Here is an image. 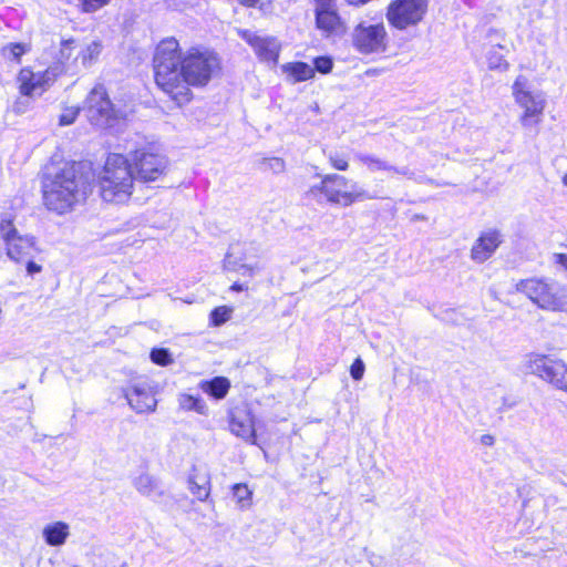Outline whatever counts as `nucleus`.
Masks as SVG:
<instances>
[{
  "label": "nucleus",
  "instance_id": "2f4dec72",
  "mask_svg": "<svg viewBox=\"0 0 567 567\" xmlns=\"http://www.w3.org/2000/svg\"><path fill=\"white\" fill-rule=\"evenodd\" d=\"M234 498L241 507L249 505L251 498V491L246 484H235L233 486Z\"/></svg>",
  "mask_w": 567,
  "mask_h": 567
},
{
  "label": "nucleus",
  "instance_id": "f257e3e1",
  "mask_svg": "<svg viewBox=\"0 0 567 567\" xmlns=\"http://www.w3.org/2000/svg\"><path fill=\"white\" fill-rule=\"evenodd\" d=\"M219 70L216 53L198 48L182 52L174 38L161 41L154 55L155 82L179 106L193 100L190 86L207 85Z\"/></svg>",
  "mask_w": 567,
  "mask_h": 567
},
{
  "label": "nucleus",
  "instance_id": "8fccbe9b",
  "mask_svg": "<svg viewBox=\"0 0 567 567\" xmlns=\"http://www.w3.org/2000/svg\"><path fill=\"white\" fill-rule=\"evenodd\" d=\"M564 186L567 187V173L563 176V179H561Z\"/></svg>",
  "mask_w": 567,
  "mask_h": 567
},
{
  "label": "nucleus",
  "instance_id": "49530a36",
  "mask_svg": "<svg viewBox=\"0 0 567 567\" xmlns=\"http://www.w3.org/2000/svg\"><path fill=\"white\" fill-rule=\"evenodd\" d=\"M349 4H352V6H363L367 2H369L370 0H346Z\"/></svg>",
  "mask_w": 567,
  "mask_h": 567
},
{
  "label": "nucleus",
  "instance_id": "ddd939ff",
  "mask_svg": "<svg viewBox=\"0 0 567 567\" xmlns=\"http://www.w3.org/2000/svg\"><path fill=\"white\" fill-rule=\"evenodd\" d=\"M62 72L60 66L49 68L37 73L30 69H22L18 75L20 93L27 96L41 95Z\"/></svg>",
  "mask_w": 567,
  "mask_h": 567
},
{
  "label": "nucleus",
  "instance_id": "412c9836",
  "mask_svg": "<svg viewBox=\"0 0 567 567\" xmlns=\"http://www.w3.org/2000/svg\"><path fill=\"white\" fill-rule=\"evenodd\" d=\"M132 484L140 494L146 497H159L164 494L158 478L146 472L135 476Z\"/></svg>",
  "mask_w": 567,
  "mask_h": 567
},
{
  "label": "nucleus",
  "instance_id": "72a5a7b5",
  "mask_svg": "<svg viewBox=\"0 0 567 567\" xmlns=\"http://www.w3.org/2000/svg\"><path fill=\"white\" fill-rule=\"evenodd\" d=\"M80 113L79 106H66L63 109L62 113L59 116V124L61 126L71 125L76 120Z\"/></svg>",
  "mask_w": 567,
  "mask_h": 567
},
{
  "label": "nucleus",
  "instance_id": "e433bc0d",
  "mask_svg": "<svg viewBox=\"0 0 567 567\" xmlns=\"http://www.w3.org/2000/svg\"><path fill=\"white\" fill-rule=\"evenodd\" d=\"M333 62L328 56H319L315 60V71L320 73H329L332 70Z\"/></svg>",
  "mask_w": 567,
  "mask_h": 567
},
{
  "label": "nucleus",
  "instance_id": "b1692460",
  "mask_svg": "<svg viewBox=\"0 0 567 567\" xmlns=\"http://www.w3.org/2000/svg\"><path fill=\"white\" fill-rule=\"evenodd\" d=\"M355 161L365 166L369 172L374 173L379 171H394L400 174H405V171H398L391 165H389L384 159L367 153H357Z\"/></svg>",
  "mask_w": 567,
  "mask_h": 567
},
{
  "label": "nucleus",
  "instance_id": "9d476101",
  "mask_svg": "<svg viewBox=\"0 0 567 567\" xmlns=\"http://www.w3.org/2000/svg\"><path fill=\"white\" fill-rule=\"evenodd\" d=\"M351 38L354 49L362 54L384 52L388 44L383 23L370 24L362 21L354 27Z\"/></svg>",
  "mask_w": 567,
  "mask_h": 567
},
{
  "label": "nucleus",
  "instance_id": "c9c22d12",
  "mask_svg": "<svg viewBox=\"0 0 567 567\" xmlns=\"http://www.w3.org/2000/svg\"><path fill=\"white\" fill-rule=\"evenodd\" d=\"M230 310L226 307H218L212 311V320L215 326H219L229 319Z\"/></svg>",
  "mask_w": 567,
  "mask_h": 567
},
{
  "label": "nucleus",
  "instance_id": "4468645a",
  "mask_svg": "<svg viewBox=\"0 0 567 567\" xmlns=\"http://www.w3.org/2000/svg\"><path fill=\"white\" fill-rule=\"evenodd\" d=\"M504 42L505 33L503 31L494 29L488 31L484 50L487 68L491 71L505 73L509 69V62L505 59V54L509 52V48Z\"/></svg>",
  "mask_w": 567,
  "mask_h": 567
},
{
  "label": "nucleus",
  "instance_id": "1a4fd4ad",
  "mask_svg": "<svg viewBox=\"0 0 567 567\" xmlns=\"http://www.w3.org/2000/svg\"><path fill=\"white\" fill-rule=\"evenodd\" d=\"M427 11V0H393L386 12L391 25L399 30L419 24Z\"/></svg>",
  "mask_w": 567,
  "mask_h": 567
},
{
  "label": "nucleus",
  "instance_id": "cd10ccee",
  "mask_svg": "<svg viewBox=\"0 0 567 567\" xmlns=\"http://www.w3.org/2000/svg\"><path fill=\"white\" fill-rule=\"evenodd\" d=\"M75 50L76 45L73 39L62 41L56 55L59 62L56 66L63 68V64L68 63L71 59L74 58ZM62 70L64 71V69Z\"/></svg>",
  "mask_w": 567,
  "mask_h": 567
},
{
  "label": "nucleus",
  "instance_id": "a19ab883",
  "mask_svg": "<svg viewBox=\"0 0 567 567\" xmlns=\"http://www.w3.org/2000/svg\"><path fill=\"white\" fill-rule=\"evenodd\" d=\"M41 270H42V266L41 265H39V264L34 262V261H31V260H29L27 262V272L29 275L38 274Z\"/></svg>",
  "mask_w": 567,
  "mask_h": 567
},
{
  "label": "nucleus",
  "instance_id": "09e8293b",
  "mask_svg": "<svg viewBox=\"0 0 567 567\" xmlns=\"http://www.w3.org/2000/svg\"><path fill=\"white\" fill-rule=\"evenodd\" d=\"M336 2V0H315V4H318V3H333Z\"/></svg>",
  "mask_w": 567,
  "mask_h": 567
},
{
  "label": "nucleus",
  "instance_id": "0eeeda50",
  "mask_svg": "<svg viewBox=\"0 0 567 567\" xmlns=\"http://www.w3.org/2000/svg\"><path fill=\"white\" fill-rule=\"evenodd\" d=\"M87 120L96 126L111 125L114 120L122 118L123 112L115 109L103 84H96L84 101Z\"/></svg>",
  "mask_w": 567,
  "mask_h": 567
},
{
  "label": "nucleus",
  "instance_id": "dca6fc26",
  "mask_svg": "<svg viewBox=\"0 0 567 567\" xmlns=\"http://www.w3.org/2000/svg\"><path fill=\"white\" fill-rule=\"evenodd\" d=\"M316 25L326 35L340 34L344 31L336 2L315 4Z\"/></svg>",
  "mask_w": 567,
  "mask_h": 567
},
{
  "label": "nucleus",
  "instance_id": "a211bd4d",
  "mask_svg": "<svg viewBox=\"0 0 567 567\" xmlns=\"http://www.w3.org/2000/svg\"><path fill=\"white\" fill-rule=\"evenodd\" d=\"M188 489L198 501H206L210 494L209 473L203 467L194 466L188 476Z\"/></svg>",
  "mask_w": 567,
  "mask_h": 567
},
{
  "label": "nucleus",
  "instance_id": "423d86ee",
  "mask_svg": "<svg viewBox=\"0 0 567 567\" xmlns=\"http://www.w3.org/2000/svg\"><path fill=\"white\" fill-rule=\"evenodd\" d=\"M512 95L515 103L523 110L519 123L525 128L538 125L546 107L544 92L533 89L525 75H518L512 85Z\"/></svg>",
  "mask_w": 567,
  "mask_h": 567
},
{
  "label": "nucleus",
  "instance_id": "393cba45",
  "mask_svg": "<svg viewBox=\"0 0 567 567\" xmlns=\"http://www.w3.org/2000/svg\"><path fill=\"white\" fill-rule=\"evenodd\" d=\"M102 52V43L100 41H91L83 45L79 51L74 61L78 59L81 60V63L84 68L91 66L95 63Z\"/></svg>",
  "mask_w": 567,
  "mask_h": 567
},
{
  "label": "nucleus",
  "instance_id": "aec40b11",
  "mask_svg": "<svg viewBox=\"0 0 567 567\" xmlns=\"http://www.w3.org/2000/svg\"><path fill=\"white\" fill-rule=\"evenodd\" d=\"M0 236L4 244L13 248H27L35 245L34 237L29 235H21L12 226L10 219H2L0 223Z\"/></svg>",
  "mask_w": 567,
  "mask_h": 567
},
{
  "label": "nucleus",
  "instance_id": "6ab92c4d",
  "mask_svg": "<svg viewBox=\"0 0 567 567\" xmlns=\"http://www.w3.org/2000/svg\"><path fill=\"white\" fill-rule=\"evenodd\" d=\"M70 525L63 520H55L43 526L41 535L45 544L51 547L63 546L71 535Z\"/></svg>",
  "mask_w": 567,
  "mask_h": 567
},
{
  "label": "nucleus",
  "instance_id": "5701e85b",
  "mask_svg": "<svg viewBox=\"0 0 567 567\" xmlns=\"http://www.w3.org/2000/svg\"><path fill=\"white\" fill-rule=\"evenodd\" d=\"M281 70L293 82L307 81L315 75L313 68L305 62L286 63Z\"/></svg>",
  "mask_w": 567,
  "mask_h": 567
},
{
  "label": "nucleus",
  "instance_id": "6e6552de",
  "mask_svg": "<svg viewBox=\"0 0 567 567\" xmlns=\"http://www.w3.org/2000/svg\"><path fill=\"white\" fill-rule=\"evenodd\" d=\"M525 364L529 373L567 392V365L563 360L545 354L530 353L526 357Z\"/></svg>",
  "mask_w": 567,
  "mask_h": 567
},
{
  "label": "nucleus",
  "instance_id": "4c0bfd02",
  "mask_svg": "<svg viewBox=\"0 0 567 567\" xmlns=\"http://www.w3.org/2000/svg\"><path fill=\"white\" fill-rule=\"evenodd\" d=\"M365 371L364 362L361 358H357L350 367V374L355 381H360L363 378Z\"/></svg>",
  "mask_w": 567,
  "mask_h": 567
},
{
  "label": "nucleus",
  "instance_id": "20e7f679",
  "mask_svg": "<svg viewBox=\"0 0 567 567\" xmlns=\"http://www.w3.org/2000/svg\"><path fill=\"white\" fill-rule=\"evenodd\" d=\"M306 196L322 202V198L340 207H349L358 200L369 198L367 193L359 188L357 183L351 182L340 174H327L321 177V182L312 185L306 193Z\"/></svg>",
  "mask_w": 567,
  "mask_h": 567
},
{
  "label": "nucleus",
  "instance_id": "bb28decb",
  "mask_svg": "<svg viewBox=\"0 0 567 567\" xmlns=\"http://www.w3.org/2000/svg\"><path fill=\"white\" fill-rule=\"evenodd\" d=\"M477 248H497L502 243V234L495 228L484 230L477 238Z\"/></svg>",
  "mask_w": 567,
  "mask_h": 567
},
{
  "label": "nucleus",
  "instance_id": "c03bdc74",
  "mask_svg": "<svg viewBox=\"0 0 567 567\" xmlns=\"http://www.w3.org/2000/svg\"><path fill=\"white\" fill-rule=\"evenodd\" d=\"M247 286L243 285V284H238V282H235L234 285L230 286V290L233 291H244V290H247Z\"/></svg>",
  "mask_w": 567,
  "mask_h": 567
},
{
  "label": "nucleus",
  "instance_id": "f704fd0d",
  "mask_svg": "<svg viewBox=\"0 0 567 567\" xmlns=\"http://www.w3.org/2000/svg\"><path fill=\"white\" fill-rule=\"evenodd\" d=\"M151 359L154 363L159 365H168L173 362L171 353L166 349H154L151 352Z\"/></svg>",
  "mask_w": 567,
  "mask_h": 567
},
{
  "label": "nucleus",
  "instance_id": "ea45409f",
  "mask_svg": "<svg viewBox=\"0 0 567 567\" xmlns=\"http://www.w3.org/2000/svg\"><path fill=\"white\" fill-rule=\"evenodd\" d=\"M493 250H471V258L476 262H483L487 260Z\"/></svg>",
  "mask_w": 567,
  "mask_h": 567
},
{
  "label": "nucleus",
  "instance_id": "f03ea898",
  "mask_svg": "<svg viewBox=\"0 0 567 567\" xmlns=\"http://www.w3.org/2000/svg\"><path fill=\"white\" fill-rule=\"evenodd\" d=\"M42 188L44 205L50 210L63 214L87 196L91 183L79 164H65L58 172L47 175Z\"/></svg>",
  "mask_w": 567,
  "mask_h": 567
},
{
  "label": "nucleus",
  "instance_id": "c85d7f7f",
  "mask_svg": "<svg viewBox=\"0 0 567 567\" xmlns=\"http://www.w3.org/2000/svg\"><path fill=\"white\" fill-rule=\"evenodd\" d=\"M178 401L181 408L184 410L196 411L199 414H206L207 412L206 404L202 400L194 398L189 394H182Z\"/></svg>",
  "mask_w": 567,
  "mask_h": 567
},
{
  "label": "nucleus",
  "instance_id": "37998d69",
  "mask_svg": "<svg viewBox=\"0 0 567 567\" xmlns=\"http://www.w3.org/2000/svg\"><path fill=\"white\" fill-rule=\"evenodd\" d=\"M481 442L485 445H492L494 443V437L492 435L485 434L481 437Z\"/></svg>",
  "mask_w": 567,
  "mask_h": 567
},
{
  "label": "nucleus",
  "instance_id": "a18cd8bd",
  "mask_svg": "<svg viewBox=\"0 0 567 567\" xmlns=\"http://www.w3.org/2000/svg\"><path fill=\"white\" fill-rule=\"evenodd\" d=\"M369 560L372 565H380L382 558L380 556H377L374 554L369 555Z\"/></svg>",
  "mask_w": 567,
  "mask_h": 567
},
{
  "label": "nucleus",
  "instance_id": "39448f33",
  "mask_svg": "<svg viewBox=\"0 0 567 567\" xmlns=\"http://www.w3.org/2000/svg\"><path fill=\"white\" fill-rule=\"evenodd\" d=\"M517 292L524 293L534 305L547 311L567 310V287L556 280L529 278L515 285Z\"/></svg>",
  "mask_w": 567,
  "mask_h": 567
},
{
  "label": "nucleus",
  "instance_id": "58836bf2",
  "mask_svg": "<svg viewBox=\"0 0 567 567\" xmlns=\"http://www.w3.org/2000/svg\"><path fill=\"white\" fill-rule=\"evenodd\" d=\"M110 0H81L82 8L85 12H94L109 3Z\"/></svg>",
  "mask_w": 567,
  "mask_h": 567
},
{
  "label": "nucleus",
  "instance_id": "9b49d317",
  "mask_svg": "<svg viewBox=\"0 0 567 567\" xmlns=\"http://www.w3.org/2000/svg\"><path fill=\"white\" fill-rule=\"evenodd\" d=\"M134 178L143 183L155 182L165 175L168 162L163 155L136 151L130 155Z\"/></svg>",
  "mask_w": 567,
  "mask_h": 567
},
{
  "label": "nucleus",
  "instance_id": "7ed1b4c3",
  "mask_svg": "<svg viewBox=\"0 0 567 567\" xmlns=\"http://www.w3.org/2000/svg\"><path fill=\"white\" fill-rule=\"evenodd\" d=\"M132 164L122 154H110L97 174L101 198L110 204H125L134 190Z\"/></svg>",
  "mask_w": 567,
  "mask_h": 567
},
{
  "label": "nucleus",
  "instance_id": "2eb2a0df",
  "mask_svg": "<svg viewBox=\"0 0 567 567\" xmlns=\"http://www.w3.org/2000/svg\"><path fill=\"white\" fill-rule=\"evenodd\" d=\"M124 395L137 413L153 412L157 404L154 392L145 382L132 384L125 389Z\"/></svg>",
  "mask_w": 567,
  "mask_h": 567
},
{
  "label": "nucleus",
  "instance_id": "a878e982",
  "mask_svg": "<svg viewBox=\"0 0 567 567\" xmlns=\"http://www.w3.org/2000/svg\"><path fill=\"white\" fill-rule=\"evenodd\" d=\"M230 382L227 378L216 377L212 381L204 382L202 389L215 399H223L228 393Z\"/></svg>",
  "mask_w": 567,
  "mask_h": 567
},
{
  "label": "nucleus",
  "instance_id": "4be33fe9",
  "mask_svg": "<svg viewBox=\"0 0 567 567\" xmlns=\"http://www.w3.org/2000/svg\"><path fill=\"white\" fill-rule=\"evenodd\" d=\"M243 251L228 252L224 259V267L228 271L238 272L241 276H252L255 266L244 261Z\"/></svg>",
  "mask_w": 567,
  "mask_h": 567
},
{
  "label": "nucleus",
  "instance_id": "7c9ffc66",
  "mask_svg": "<svg viewBox=\"0 0 567 567\" xmlns=\"http://www.w3.org/2000/svg\"><path fill=\"white\" fill-rule=\"evenodd\" d=\"M28 51L23 43H9L2 48V55L8 60L20 61V58Z\"/></svg>",
  "mask_w": 567,
  "mask_h": 567
},
{
  "label": "nucleus",
  "instance_id": "de8ad7c7",
  "mask_svg": "<svg viewBox=\"0 0 567 567\" xmlns=\"http://www.w3.org/2000/svg\"><path fill=\"white\" fill-rule=\"evenodd\" d=\"M21 254V250L19 249H16V250H8V256L11 258V259H16L18 255Z\"/></svg>",
  "mask_w": 567,
  "mask_h": 567
},
{
  "label": "nucleus",
  "instance_id": "c756f323",
  "mask_svg": "<svg viewBox=\"0 0 567 567\" xmlns=\"http://www.w3.org/2000/svg\"><path fill=\"white\" fill-rule=\"evenodd\" d=\"M259 168L264 172L281 174L286 171V163L281 157H265L259 162Z\"/></svg>",
  "mask_w": 567,
  "mask_h": 567
},
{
  "label": "nucleus",
  "instance_id": "79ce46f5",
  "mask_svg": "<svg viewBox=\"0 0 567 567\" xmlns=\"http://www.w3.org/2000/svg\"><path fill=\"white\" fill-rule=\"evenodd\" d=\"M555 260L567 271V252L555 254Z\"/></svg>",
  "mask_w": 567,
  "mask_h": 567
},
{
  "label": "nucleus",
  "instance_id": "473e14b6",
  "mask_svg": "<svg viewBox=\"0 0 567 567\" xmlns=\"http://www.w3.org/2000/svg\"><path fill=\"white\" fill-rule=\"evenodd\" d=\"M328 161H329L330 165L337 171H347L349 168L348 156L342 153H339V152L329 153Z\"/></svg>",
  "mask_w": 567,
  "mask_h": 567
},
{
  "label": "nucleus",
  "instance_id": "f3484780",
  "mask_svg": "<svg viewBox=\"0 0 567 567\" xmlns=\"http://www.w3.org/2000/svg\"><path fill=\"white\" fill-rule=\"evenodd\" d=\"M230 431L236 436L241 437L251 444L256 443V432L254 417L248 412H236L231 415Z\"/></svg>",
  "mask_w": 567,
  "mask_h": 567
},
{
  "label": "nucleus",
  "instance_id": "f8f14e48",
  "mask_svg": "<svg viewBox=\"0 0 567 567\" xmlns=\"http://www.w3.org/2000/svg\"><path fill=\"white\" fill-rule=\"evenodd\" d=\"M237 33L252 49L260 62L272 65L278 63L281 43L276 37L246 29H238Z\"/></svg>",
  "mask_w": 567,
  "mask_h": 567
}]
</instances>
